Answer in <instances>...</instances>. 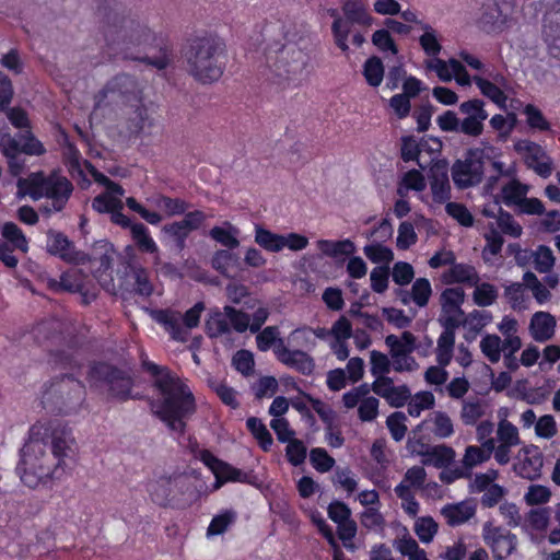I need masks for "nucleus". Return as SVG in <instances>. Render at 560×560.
<instances>
[{"mask_svg": "<svg viewBox=\"0 0 560 560\" xmlns=\"http://www.w3.org/2000/svg\"><path fill=\"white\" fill-rule=\"evenodd\" d=\"M102 19L103 54L109 60H136L158 70L166 69L173 60V49L163 37L124 14L116 0H95Z\"/></svg>", "mask_w": 560, "mask_h": 560, "instance_id": "nucleus-1", "label": "nucleus"}, {"mask_svg": "<svg viewBox=\"0 0 560 560\" xmlns=\"http://www.w3.org/2000/svg\"><path fill=\"white\" fill-rule=\"evenodd\" d=\"M74 438L71 429L59 420L36 422L21 448L16 472L28 488L50 487L66 472L65 459L72 452Z\"/></svg>", "mask_w": 560, "mask_h": 560, "instance_id": "nucleus-2", "label": "nucleus"}, {"mask_svg": "<svg viewBox=\"0 0 560 560\" xmlns=\"http://www.w3.org/2000/svg\"><path fill=\"white\" fill-rule=\"evenodd\" d=\"M143 371L154 377L153 386L160 398L152 402L153 415L171 431L184 434L187 421L196 413V397L185 380L168 366L141 359Z\"/></svg>", "mask_w": 560, "mask_h": 560, "instance_id": "nucleus-3", "label": "nucleus"}, {"mask_svg": "<svg viewBox=\"0 0 560 560\" xmlns=\"http://www.w3.org/2000/svg\"><path fill=\"white\" fill-rule=\"evenodd\" d=\"M109 95L116 96L117 101L133 108L127 124V129L131 136L138 137L145 127L152 126L148 108L143 104V89L133 75L120 73L112 78L95 94V107H102Z\"/></svg>", "mask_w": 560, "mask_h": 560, "instance_id": "nucleus-4", "label": "nucleus"}, {"mask_svg": "<svg viewBox=\"0 0 560 560\" xmlns=\"http://www.w3.org/2000/svg\"><path fill=\"white\" fill-rule=\"evenodd\" d=\"M189 73L201 83L218 81L225 69V44L215 36L195 37L185 51Z\"/></svg>", "mask_w": 560, "mask_h": 560, "instance_id": "nucleus-5", "label": "nucleus"}, {"mask_svg": "<svg viewBox=\"0 0 560 560\" xmlns=\"http://www.w3.org/2000/svg\"><path fill=\"white\" fill-rule=\"evenodd\" d=\"M85 381L91 390L105 394L108 401L126 402L138 397L132 393V374L105 360L89 362Z\"/></svg>", "mask_w": 560, "mask_h": 560, "instance_id": "nucleus-6", "label": "nucleus"}, {"mask_svg": "<svg viewBox=\"0 0 560 560\" xmlns=\"http://www.w3.org/2000/svg\"><path fill=\"white\" fill-rule=\"evenodd\" d=\"M18 186L20 189L24 188L33 200L43 198L50 200L51 209L45 208V213L65 210L74 190L72 182L59 168L48 174L44 171L31 173L27 178L20 179Z\"/></svg>", "mask_w": 560, "mask_h": 560, "instance_id": "nucleus-7", "label": "nucleus"}, {"mask_svg": "<svg viewBox=\"0 0 560 560\" xmlns=\"http://www.w3.org/2000/svg\"><path fill=\"white\" fill-rule=\"evenodd\" d=\"M84 385L71 374L55 380L43 393L42 405L59 415H70L84 401Z\"/></svg>", "mask_w": 560, "mask_h": 560, "instance_id": "nucleus-8", "label": "nucleus"}, {"mask_svg": "<svg viewBox=\"0 0 560 560\" xmlns=\"http://www.w3.org/2000/svg\"><path fill=\"white\" fill-rule=\"evenodd\" d=\"M485 173V151L480 148L468 149L463 160L452 166V178L456 187L465 189L482 182Z\"/></svg>", "mask_w": 560, "mask_h": 560, "instance_id": "nucleus-9", "label": "nucleus"}, {"mask_svg": "<svg viewBox=\"0 0 560 560\" xmlns=\"http://www.w3.org/2000/svg\"><path fill=\"white\" fill-rule=\"evenodd\" d=\"M514 2L493 0L483 3L478 20L479 27L487 34H499L506 30L512 22Z\"/></svg>", "mask_w": 560, "mask_h": 560, "instance_id": "nucleus-10", "label": "nucleus"}, {"mask_svg": "<svg viewBox=\"0 0 560 560\" xmlns=\"http://www.w3.org/2000/svg\"><path fill=\"white\" fill-rule=\"evenodd\" d=\"M46 236V249L51 256L72 265H85L89 260V254L77 249L74 243L63 232L50 229Z\"/></svg>", "mask_w": 560, "mask_h": 560, "instance_id": "nucleus-11", "label": "nucleus"}, {"mask_svg": "<svg viewBox=\"0 0 560 560\" xmlns=\"http://www.w3.org/2000/svg\"><path fill=\"white\" fill-rule=\"evenodd\" d=\"M486 545L491 549L493 560H505L517 546V536L502 526L486 523L482 529Z\"/></svg>", "mask_w": 560, "mask_h": 560, "instance_id": "nucleus-12", "label": "nucleus"}, {"mask_svg": "<svg viewBox=\"0 0 560 560\" xmlns=\"http://www.w3.org/2000/svg\"><path fill=\"white\" fill-rule=\"evenodd\" d=\"M514 150L523 155L526 166L535 171L540 177L548 178L552 174V160L540 144L523 139L514 143Z\"/></svg>", "mask_w": 560, "mask_h": 560, "instance_id": "nucleus-13", "label": "nucleus"}, {"mask_svg": "<svg viewBox=\"0 0 560 560\" xmlns=\"http://www.w3.org/2000/svg\"><path fill=\"white\" fill-rule=\"evenodd\" d=\"M188 481L183 476H163L149 487L151 500L163 508L175 506L176 494L174 489L179 494H184L188 490Z\"/></svg>", "mask_w": 560, "mask_h": 560, "instance_id": "nucleus-14", "label": "nucleus"}, {"mask_svg": "<svg viewBox=\"0 0 560 560\" xmlns=\"http://www.w3.org/2000/svg\"><path fill=\"white\" fill-rule=\"evenodd\" d=\"M2 153L5 158L19 156L21 153L39 156L46 153V149L30 128L3 140Z\"/></svg>", "mask_w": 560, "mask_h": 560, "instance_id": "nucleus-15", "label": "nucleus"}, {"mask_svg": "<svg viewBox=\"0 0 560 560\" xmlns=\"http://www.w3.org/2000/svg\"><path fill=\"white\" fill-rule=\"evenodd\" d=\"M276 358L281 364L304 376H311L315 371L314 358L306 351L289 349L284 340H280L276 350Z\"/></svg>", "mask_w": 560, "mask_h": 560, "instance_id": "nucleus-16", "label": "nucleus"}, {"mask_svg": "<svg viewBox=\"0 0 560 560\" xmlns=\"http://www.w3.org/2000/svg\"><path fill=\"white\" fill-rule=\"evenodd\" d=\"M523 456L513 466L514 472L524 479L535 480L540 477L544 465L542 454L538 446H524Z\"/></svg>", "mask_w": 560, "mask_h": 560, "instance_id": "nucleus-17", "label": "nucleus"}, {"mask_svg": "<svg viewBox=\"0 0 560 560\" xmlns=\"http://www.w3.org/2000/svg\"><path fill=\"white\" fill-rule=\"evenodd\" d=\"M85 265H89L92 276L102 288L109 290L114 287L112 255L107 253L100 256L89 255V260Z\"/></svg>", "mask_w": 560, "mask_h": 560, "instance_id": "nucleus-18", "label": "nucleus"}, {"mask_svg": "<svg viewBox=\"0 0 560 560\" xmlns=\"http://www.w3.org/2000/svg\"><path fill=\"white\" fill-rule=\"evenodd\" d=\"M125 278L131 280V291L142 298L153 293V284L147 268L139 264L128 262L125 267Z\"/></svg>", "mask_w": 560, "mask_h": 560, "instance_id": "nucleus-19", "label": "nucleus"}, {"mask_svg": "<svg viewBox=\"0 0 560 560\" xmlns=\"http://www.w3.org/2000/svg\"><path fill=\"white\" fill-rule=\"evenodd\" d=\"M84 275L81 270H68L60 275L59 279L48 278L46 280V288L55 294L68 292L77 293L82 290V282Z\"/></svg>", "mask_w": 560, "mask_h": 560, "instance_id": "nucleus-20", "label": "nucleus"}, {"mask_svg": "<svg viewBox=\"0 0 560 560\" xmlns=\"http://www.w3.org/2000/svg\"><path fill=\"white\" fill-rule=\"evenodd\" d=\"M556 319L545 312H537L530 320V332L534 340L545 342L555 335Z\"/></svg>", "mask_w": 560, "mask_h": 560, "instance_id": "nucleus-21", "label": "nucleus"}, {"mask_svg": "<svg viewBox=\"0 0 560 560\" xmlns=\"http://www.w3.org/2000/svg\"><path fill=\"white\" fill-rule=\"evenodd\" d=\"M479 280L476 268L467 264L455 262L444 275V281L448 284L463 283L472 287L476 285Z\"/></svg>", "mask_w": 560, "mask_h": 560, "instance_id": "nucleus-22", "label": "nucleus"}, {"mask_svg": "<svg viewBox=\"0 0 560 560\" xmlns=\"http://www.w3.org/2000/svg\"><path fill=\"white\" fill-rule=\"evenodd\" d=\"M432 199L435 203H445L451 199V185L445 170H432L430 175Z\"/></svg>", "mask_w": 560, "mask_h": 560, "instance_id": "nucleus-23", "label": "nucleus"}, {"mask_svg": "<svg viewBox=\"0 0 560 560\" xmlns=\"http://www.w3.org/2000/svg\"><path fill=\"white\" fill-rule=\"evenodd\" d=\"M441 512L446 523L455 527L469 521L475 515L476 510L466 502H459L446 504Z\"/></svg>", "mask_w": 560, "mask_h": 560, "instance_id": "nucleus-24", "label": "nucleus"}, {"mask_svg": "<svg viewBox=\"0 0 560 560\" xmlns=\"http://www.w3.org/2000/svg\"><path fill=\"white\" fill-rule=\"evenodd\" d=\"M423 464L433 465L436 468H446L455 459V451L445 444L428 448L423 454Z\"/></svg>", "mask_w": 560, "mask_h": 560, "instance_id": "nucleus-25", "label": "nucleus"}, {"mask_svg": "<svg viewBox=\"0 0 560 560\" xmlns=\"http://www.w3.org/2000/svg\"><path fill=\"white\" fill-rule=\"evenodd\" d=\"M317 248L319 252L327 257L338 258L341 256H351L355 252L354 243L349 240H319L317 241Z\"/></svg>", "mask_w": 560, "mask_h": 560, "instance_id": "nucleus-26", "label": "nucleus"}, {"mask_svg": "<svg viewBox=\"0 0 560 560\" xmlns=\"http://www.w3.org/2000/svg\"><path fill=\"white\" fill-rule=\"evenodd\" d=\"M131 237L141 253L159 255V246L150 235L149 229L140 222L131 228Z\"/></svg>", "mask_w": 560, "mask_h": 560, "instance_id": "nucleus-27", "label": "nucleus"}, {"mask_svg": "<svg viewBox=\"0 0 560 560\" xmlns=\"http://www.w3.org/2000/svg\"><path fill=\"white\" fill-rule=\"evenodd\" d=\"M342 12L346 19L353 24L368 26L372 22V16L361 0H346L342 4Z\"/></svg>", "mask_w": 560, "mask_h": 560, "instance_id": "nucleus-28", "label": "nucleus"}, {"mask_svg": "<svg viewBox=\"0 0 560 560\" xmlns=\"http://www.w3.org/2000/svg\"><path fill=\"white\" fill-rule=\"evenodd\" d=\"M472 80L483 96L492 101L499 108L506 109L508 96L503 90L482 77L475 75Z\"/></svg>", "mask_w": 560, "mask_h": 560, "instance_id": "nucleus-29", "label": "nucleus"}, {"mask_svg": "<svg viewBox=\"0 0 560 560\" xmlns=\"http://www.w3.org/2000/svg\"><path fill=\"white\" fill-rule=\"evenodd\" d=\"M205 331L209 338H218L231 332L224 311L221 312L219 308H215L210 312L206 320Z\"/></svg>", "mask_w": 560, "mask_h": 560, "instance_id": "nucleus-30", "label": "nucleus"}, {"mask_svg": "<svg viewBox=\"0 0 560 560\" xmlns=\"http://www.w3.org/2000/svg\"><path fill=\"white\" fill-rule=\"evenodd\" d=\"M246 428L264 452H269L271 450L273 444L272 435L259 418L249 417L246 420Z\"/></svg>", "mask_w": 560, "mask_h": 560, "instance_id": "nucleus-31", "label": "nucleus"}, {"mask_svg": "<svg viewBox=\"0 0 560 560\" xmlns=\"http://www.w3.org/2000/svg\"><path fill=\"white\" fill-rule=\"evenodd\" d=\"M237 520V512L233 509L222 510L214 515L207 528V536H219L224 534Z\"/></svg>", "mask_w": 560, "mask_h": 560, "instance_id": "nucleus-32", "label": "nucleus"}, {"mask_svg": "<svg viewBox=\"0 0 560 560\" xmlns=\"http://www.w3.org/2000/svg\"><path fill=\"white\" fill-rule=\"evenodd\" d=\"M284 236L257 225L255 229V242L264 249L278 253L284 248Z\"/></svg>", "mask_w": 560, "mask_h": 560, "instance_id": "nucleus-33", "label": "nucleus"}, {"mask_svg": "<svg viewBox=\"0 0 560 560\" xmlns=\"http://www.w3.org/2000/svg\"><path fill=\"white\" fill-rule=\"evenodd\" d=\"M419 26L423 31V34L419 37L422 50L429 57H438L442 50V45L438 39L435 30L424 22H419Z\"/></svg>", "mask_w": 560, "mask_h": 560, "instance_id": "nucleus-34", "label": "nucleus"}, {"mask_svg": "<svg viewBox=\"0 0 560 560\" xmlns=\"http://www.w3.org/2000/svg\"><path fill=\"white\" fill-rule=\"evenodd\" d=\"M215 482L214 488L219 489L226 482H246L247 474L232 466L226 462H222L219 469L214 474Z\"/></svg>", "mask_w": 560, "mask_h": 560, "instance_id": "nucleus-35", "label": "nucleus"}, {"mask_svg": "<svg viewBox=\"0 0 560 560\" xmlns=\"http://www.w3.org/2000/svg\"><path fill=\"white\" fill-rule=\"evenodd\" d=\"M384 65L380 57L371 56L365 60L363 65V75L370 86H380L384 79Z\"/></svg>", "mask_w": 560, "mask_h": 560, "instance_id": "nucleus-36", "label": "nucleus"}, {"mask_svg": "<svg viewBox=\"0 0 560 560\" xmlns=\"http://www.w3.org/2000/svg\"><path fill=\"white\" fill-rule=\"evenodd\" d=\"M526 117V125L534 131L546 132L551 130V124L547 120L542 112L534 104H526L523 108Z\"/></svg>", "mask_w": 560, "mask_h": 560, "instance_id": "nucleus-37", "label": "nucleus"}, {"mask_svg": "<svg viewBox=\"0 0 560 560\" xmlns=\"http://www.w3.org/2000/svg\"><path fill=\"white\" fill-rule=\"evenodd\" d=\"M1 234L14 248L24 254L28 252V240L14 222L3 223Z\"/></svg>", "mask_w": 560, "mask_h": 560, "instance_id": "nucleus-38", "label": "nucleus"}, {"mask_svg": "<svg viewBox=\"0 0 560 560\" xmlns=\"http://www.w3.org/2000/svg\"><path fill=\"white\" fill-rule=\"evenodd\" d=\"M425 188V179L422 173L416 168L409 170L404 174L399 186L397 188V194L400 197L406 196L405 190H415L422 191Z\"/></svg>", "mask_w": 560, "mask_h": 560, "instance_id": "nucleus-39", "label": "nucleus"}, {"mask_svg": "<svg viewBox=\"0 0 560 560\" xmlns=\"http://www.w3.org/2000/svg\"><path fill=\"white\" fill-rule=\"evenodd\" d=\"M229 229H224L222 226H213L209 231V235L212 240L220 243L222 246L228 249H235L240 246V241L237 240L238 230L232 226L230 223Z\"/></svg>", "mask_w": 560, "mask_h": 560, "instance_id": "nucleus-40", "label": "nucleus"}, {"mask_svg": "<svg viewBox=\"0 0 560 560\" xmlns=\"http://www.w3.org/2000/svg\"><path fill=\"white\" fill-rule=\"evenodd\" d=\"M474 287L475 291L472 299L476 305L487 307L495 303L499 293L498 289L493 284L489 282H478Z\"/></svg>", "mask_w": 560, "mask_h": 560, "instance_id": "nucleus-41", "label": "nucleus"}, {"mask_svg": "<svg viewBox=\"0 0 560 560\" xmlns=\"http://www.w3.org/2000/svg\"><path fill=\"white\" fill-rule=\"evenodd\" d=\"M502 198L506 206L521 205L527 194V187L521 182L513 179L502 187Z\"/></svg>", "mask_w": 560, "mask_h": 560, "instance_id": "nucleus-42", "label": "nucleus"}, {"mask_svg": "<svg viewBox=\"0 0 560 560\" xmlns=\"http://www.w3.org/2000/svg\"><path fill=\"white\" fill-rule=\"evenodd\" d=\"M279 328L277 326H267L261 331L259 330L256 336V345L259 351H268L271 347L273 353L276 354L277 347L280 340H283L279 337Z\"/></svg>", "mask_w": 560, "mask_h": 560, "instance_id": "nucleus-43", "label": "nucleus"}, {"mask_svg": "<svg viewBox=\"0 0 560 560\" xmlns=\"http://www.w3.org/2000/svg\"><path fill=\"white\" fill-rule=\"evenodd\" d=\"M363 252L368 259L374 264H384V266H388V264L394 259L393 250L381 243L368 244L364 246Z\"/></svg>", "mask_w": 560, "mask_h": 560, "instance_id": "nucleus-44", "label": "nucleus"}, {"mask_svg": "<svg viewBox=\"0 0 560 560\" xmlns=\"http://www.w3.org/2000/svg\"><path fill=\"white\" fill-rule=\"evenodd\" d=\"M156 207L164 210L168 217L184 214L189 205L184 199L172 198L166 195H160L155 202Z\"/></svg>", "mask_w": 560, "mask_h": 560, "instance_id": "nucleus-45", "label": "nucleus"}, {"mask_svg": "<svg viewBox=\"0 0 560 560\" xmlns=\"http://www.w3.org/2000/svg\"><path fill=\"white\" fill-rule=\"evenodd\" d=\"M480 349L491 363H498L502 353L501 338L498 335H486L480 341Z\"/></svg>", "mask_w": 560, "mask_h": 560, "instance_id": "nucleus-46", "label": "nucleus"}, {"mask_svg": "<svg viewBox=\"0 0 560 560\" xmlns=\"http://www.w3.org/2000/svg\"><path fill=\"white\" fill-rule=\"evenodd\" d=\"M432 294L431 283L427 278H418L411 287V299L419 307L428 305Z\"/></svg>", "mask_w": 560, "mask_h": 560, "instance_id": "nucleus-47", "label": "nucleus"}, {"mask_svg": "<svg viewBox=\"0 0 560 560\" xmlns=\"http://www.w3.org/2000/svg\"><path fill=\"white\" fill-rule=\"evenodd\" d=\"M223 310L228 317L230 328L232 327L240 334L245 332L248 329L250 317L247 313L231 305H225Z\"/></svg>", "mask_w": 560, "mask_h": 560, "instance_id": "nucleus-48", "label": "nucleus"}, {"mask_svg": "<svg viewBox=\"0 0 560 560\" xmlns=\"http://www.w3.org/2000/svg\"><path fill=\"white\" fill-rule=\"evenodd\" d=\"M370 364H371V374L377 377H385L390 372L393 368V363L389 361L388 357L377 350H372L370 353Z\"/></svg>", "mask_w": 560, "mask_h": 560, "instance_id": "nucleus-49", "label": "nucleus"}, {"mask_svg": "<svg viewBox=\"0 0 560 560\" xmlns=\"http://www.w3.org/2000/svg\"><path fill=\"white\" fill-rule=\"evenodd\" d=\"M307 456V447L302 440L294 439L287 443L285 458L294 467L302 465Z\"/></svg>", "mask_w": 560, "mask_h": 560, "instance_id": "nucleus-50", "label": "nucleus"}, {"mask_svg": "<svg viewBox=\"0 0 560 560\" xmlns=\"http://www.w3.org/2000/svg\"><path fill=\"white\" fill-rule=\"evenodd\" d=\"M542 35L548 47L549 55L560 60V27L544 22Z\"/></svg>", "mask_w": 560, "mask_h": 560, "instance_id": "nucleus-51", "label": "nucleus"}, {"mask_svg": "<svg viewBox=\"0 0 560 560\" xmlns=\"http://www.w3.org/2000/svg\"><path fill=\"white\" fill-rule=\"evenodd\" d=\"M233 368L244 376H250L254 373V354L245 349L238 350L232 358Z\"/></svg>", "mask_w": 560, "mask_h": 560, "instance_id": "nucleus-52", "label": "nucleus"}, {"mask_svg": "<svg viewBox=\"0 0 560 560\" xmlns=\"http://www.w3.org/2000/svg\"><path fill=\"white\" fill-rule=\"evenodd\" d=\"M445 203V211L450 217L455 219L462 226H472L474 217L465 205L454 201H447Z\"/></svg>", "mask_w": 560, "mask_h": 560, "instance_id": "nucleus-53", "label": "nucleus"}, {"mask_svg": "<svg viewBox=\"0 0 560 560\" xmlns=\"http://www.w3.org/2000/svg\"><path fill=\"white\" fill-rule=\"evenodd\" d=\"M497 435L501 444L517 446L521 443L517 428L505 419L499 422Z\"/></svg>", "mask_w": 560, "mask_h": 560, "instance_id": "nucleus-54", "label": "nucleus"}, {"mask_svg": "<svg viewBox=\"0 0 560 560\" xmlns=\"http://www.w3.org/2000/svg\"><path fill=\"white\" fill-rule=\"evenodd\" d=\"M406 416L401 411H395L386 419V425L394 441H401L407 432Z\"/></svg>", "mask_w": 560, "mask_h": 560, "instance_id": "nucleus-55", "label": "nucleus"}, {"mask_svg": "<svg viewBox=\"0 0 560 560\" xmlns=\"http://www.w3.org/2000/svg\"><path fill=\"white\" fill-rule=\"evenodd\" d=\"M310 462L318 472H327L335 465V459L323 447H314L311 450Z\"/></svg>", "mask_w": 560, "mask_h": 560, "instance_id": "nucleus-56", "label": "nucleus"}, {"mask_svg": "<svg viewBox=\"0 0 560 560\" xmlns=\"http://www.w3.org/2000/svg\"><path fill=\"white\" fill-rule=\"evenodd\" d=\"M465 293L462 288H447L441 294L443 310L460 311V304L464 302Z\"/></svg>", "mask_w": 560, "mask_h": 560, "instance_id": "nucleus-57", "label": "nucleus"}, {"mask_svg": "<svg viewBox=\"0 0 560 560\" xmlns=\"http://www.w3.org/2000/svg\"><path fill=\"white\" fill-rule=\"evenodd\" d=\"M372 44L382 52L398 54V47L388 30L381 28L373 33Z\"/></svg>", "mask_w": 560, "mask_h": 560, "instance_id": "nucleus-58", "label": "nucleus"}, {"mask_svg": "<svg viewBox=\"0 0 560 560\" xmlns=\"http://www.w3.org/2000/svg\"><path fill=\"white\" fill-rule=\"evenodd\" d=\"M415 532L419 539L428 544L438 532V524L431 516L419 517L415 524Z\"/></svg>", "mask_w": 560, "mask_h": 560, "instance_id": "nucleus-59", "label": "nucleus"}, {"mask_svg": "<svg viewBox=\"0 0 560 560\" xmlns=\"http://www.w3.org/2000/svg\"><path fill=\"white\" fill-rule=\"evenodd\" d=\"M162 232L172 237L175 242L176 247L180 250L185 247L186 241L190 234V232L185 228V225L180 221H175L165 224L162 228Z\"/></svg>", "mask_w": 560, "mask_h": 560, "instance_id": "nucleus-60", "label": "nucleus"}, {"mask_svg": "<svg viewBox=\"0 0 560 560\" xmlns=\"http://www.w3.org/2000/svg\"><path fill=\"white\" fill-rule=\"evenodd\" d=\"M498 212L497 222L500 230L510 236L520 237L522 234V226L514 221L512 214L503 210L501 207L498 208Z\"/></svg>", "mask_w": 560, "mask_h": 560, "instance_id": "nucleus-61", "label": "nucleus"}, {"mask_svg": "<svg viewBox=\"0 0 560 560\" xmlns=\"http://www.w3.org/2000/svg\"><path fill=\"white\" fill-rule=\"evenodd\" d=\"M126 205L131 211L138 213L144 221H147L151 225H158L163 220V217L159 212L147 209L133 197H128L126 199Z\"/></svg>", "mask_w": 560, "mask_h": 560, "instance_id": "nucleus-62", "label": "nucleus"}, {"mask_svg": "<svg viewBox=\"0 0 560 560\" xmlns=\"http://www.w3.org/2000/svg\"><path fill=\"white\" fill-rule=\"evenodd\" d=\"M418 241L417 233L411 222L404 221L399 224L396 245L399 249H408Z\"/></svg>", "mask_w": 560, "mask_h": 560, "instance_id": "nucleus-63", "label": "nucleus"}, {"mask_svg": "<svg viewBox=\"0 0 560 560\" xmlns=\"http://www.w3.org/2000/svg\"><path fill=\"white\" fill-rule=\"evenodd\" d=\"M389 275L390 271L388 266H378L373 268L370 275L371 289L375 293H384L388 288Z\"/></svg>", "mask_w": 560, "mask_h": 560, "instance_id": "nucleus-64", "label": "nucleus"}]
</instances>
